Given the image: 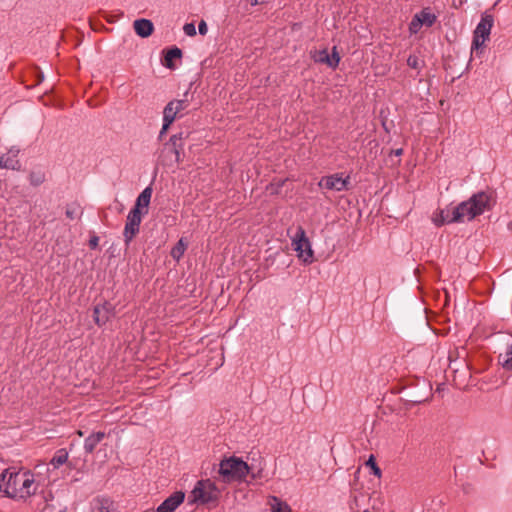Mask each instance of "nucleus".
<instances>
[{
  "mask_svg": "<svg viewBox=\"0 0 512 512\" xmlns=\"http://www.w3.org/2000/svg\"><path fill=\"white\" fill-rule=\"evenodd\" d=\"M98 242H99L98 237H93V238H91V239H90V241H89V245H90V247H91V248H93V249H94V248H96V247H97Z\"/></svg>",
  "mask_w": 512,
  "mask_h": 512,
  "instance_id": "7c9ffc66",
  "label": "nucleus"
},
{
  "mask_svg": "<svg viewBox=\"0 0 512 512\" xmlns=\"http://www.w3.org/2000/svg\"><path fill=\"white\" fill-rule=\"evenodd\" d=\"M183 31L184 33L189 36V37H193L196 35V27L194 25V23H186L184 26H183Z\"/></svg>",
  "mask_w": 512,
  "mask_h": 512,
  "instance_id": "cd10ccee",
  "label": "nucleus"
},
{
  "mask_svg": "<svg viewBox=\"0 0 512 512\" xmlns=\"http://www.w3.org/2000/svg\"><path fill=\"white\" fill-rule=\"evenodd\" d=\"M453 218L454 214L452 213V209L446 208L435 212L433 214L432 221L436 226H442L444 224L456 222V219Z\"/></svg>",
  "mask_w": 512,
  "mask_h": 512,
  "instance_id": "dca6fc26",
  "label": "nucleus"
},
{
  "mask_svg": "<svg viewBox=\"0 0 512 512\" xmlns=\"http://www.w3.org/2000/svg\"><path fill=\"white\" fill-rule=\"evenodd\" d=\"M248 464L238 457H230L219 464V475L224 483L241 482L248 475Z\"/></svg>",
  "mask_w": 512,
  "mask_h": 512,
  "instance_id": "7ed1b4c3",
  "label": "nucleus"
},
{
  "mask_svg": "<svg viewBox=\"0 0 512 512\" xmlns=\"http://www.w3.org/2000/svg\"><path fill=\"white\" fill-rule=\"evenodd\" d=\"M189 107V101L187 99H177L170 101L163 110V116L169 120H174L177 117H181L183 112Z\"/></svg>",
  "mask_w": 512,
  "mask_h": 512,
  "instance_id": "9d476101",
  "label": "nucleus"
},
{
  "mask_svg": "<svg viewBox=\"0 0 512 512\" xmlns=\"http://www.w3.org/2000/svg\"><path fill=\"white\" fill-rule=\"evenodd\" d=\"M45 181V173L41 170L31 171L29 174V182L33 186H39Z\"/></svg>",
  "mask_w": 512,
  "mask_h": 512,
  "instance_id": "393cba45",
  "label": "nucleus"
},
{
  "mask_svg": "<svg viewBox=\"0 0 512 512\" xmlns=\"http://www.w3.org/2000/svg\"><path fill=\"white\" fill-rule=\"evenodd\" d=\"M493 22L494 19L491 15L484 14L481 17L480 22L474 30L472 50H478L484 46L485 42L489 39Z\"/></svg>",
  "mask_w": 512,
  "mask_h": 512,
  "instance_id": "423d86ee",
  "label": "nucleus"
},
{
  "mask_svg": "<svg viewBox=\"0 0 512 512\" xmlns=\"http://www.w3.org/2000/svg\"><path fill=\"white\" fill-rule=\"evenodd\" d=\"M220 496V490L210 479L199 480L195 484L189 496L191 504L203 505L216 502Z\"/></svg>",
  "mask_w": 512,
  "mask_h": 512,
  "instance_id": "20e7f679",
  "label": "nucleus"
},
{
  "mask_svg": "<svg viewBox=\"0 0 512 512\" xmlns=\"http://www.w3.org/2000/svg\"><path fill=\"white\" fill-rule=\"evenodd\" d=\"M67 216L72 218V213H70L69 211H67Z\"/></svg>",
  "mask_w": 512,
  "mask_h": 512,
  "instance_id": "72a5a7b5",
  "label": "nucleus"
},
{
  "mask_svg": "<svg viewBox=\"0 0 512 512\" xmlns=\"http://www.w3.org/2000/svg\"><path fill=\"white\" fill-rule=\"evenodd\" d=\"M184 139V133L175 134L170 138V142L174 147V154L176 162L181 161V149H182V140Z\"/></svg>",
  "mask_w": 512,
  "mask_h": 512,
  "instance_id": "4be33fe9",
  "label": "nucleus"
},
{
  "mask_svg": "<svg viewBox=\"0 0 512 512\" xmlns=\"http://www.w3.org/2000/svg\"><path fill=\"white\" fill-rule=\"evenodd\" d=\"M365 465L371 469L373 475H375L377 478H381L382 472L376 463L374 455L369 456L368 460L365 462Z\"/></svg>",
  "mask_w": 512,
  "mask_h": 512,
  "instance_id": "a878e982",
  "label": "nucleus"
},
{
  "mask_svg": "<svg viewBox=\"0 0 512 512\" xmlns=\"http://www.w3.org/2000/svg\"><path fill=\"white\" fill-rule=\"evenodd\" d=\"M498 361L505 370L512 371V337L505 352L499 354Z\"/></svg>",
  "mask_w": 512,
  "mask_h": 512,
  "instance_id": "6ab92c4d",
  "label": "nucleus"
},
{
  "mask_svg": "<svg viewBox=\"0 0 512 512\" xmlns=\"http://www.w3.org/2000/svg\"><path fill=\"white\" fill-rule=\"evenodd\" d=\"M291 244L297 254L298 259L305 265L314 262V251L311 242L306 236L305 230L299 226L296 229L294 236L291 238Z\"/></svg>",
  "mask_w": 512,
  "mask_h": 512,
  "instance_id": "39448f33",
  "label": "nucleus"
},
{
  "mask_svg": "<svg viewBox=\"0 0 512 512\" xmlns=\"http://www.w3.org/2000/svg\"><path fill=\"white\" fill-rule=\"evenodd\" d=\"M402 152H403V150H402V149H397V150L395 151V155L400 156V155L402 154Z\"/></svg>",
  "mask_w": 512,
  "mask_h": 512,
  "instance_id": "473e14b6",
  "label": "nucleus"
},
{
  "mask_svg": "<svg viewBox=\"0 0 512 512\" xmlns=\"http://www.w3.org/2000/svg\"><path fill=\"white\" fill-rule=\"evenodd\" d=\"M198 31L201 35H206L208 32L207 23L204 20H201L198 25Z\"/></svg>",
  "mask_w": 512,
  "mask_h": 512,
  "instance_id": "c756f323",
  "label": "nucleus"
},
{
  "mask_svg": "<svg viewBox=\"0 0 512 512\" xmlns=\"http://www.w3.org/2000/svg\"><path fill=\"white\" fill-rule=\"evenodd\" d=\"M185 499L183 491H176L166 498L156 509V512H174Z\"/></svg>",
  "mask_w": 512,
  "mask_h": 512,
  "instance_id": "ddd939ff",
  "label": "nucleus"
},
{
  "mask_svg": "<svg viewBox=\"0 0 512 512\" xmlns=\"http://www.w3.org/2000/svg\"><path fill=\"white\" fill-rule=\"evenodd\" d=\"M77 433H78L79 436H83L82 431L79 430Z\"/></svg>",
  "mask_w": 512,
  "mask_h": 512,
  "instance_id": "f704fd0d",
  "label": "nucleus"
},
{
  "mask_svg": "<svg viewBox=\"0 0 512 512\" xmlns=\"http://www.w3.org/2000/svg\"><path fill=\"white\" fill-rule=\"evenodd\" d=\"M349 183L350 177L348 175L344 176L342 173H336L323 177L319 181L318 185L319 187L325 188L327 190L341 192L348 189Z\"/></svg>",
  "mask_w": 512,
  "mask_h": 512,
  "instance_id": "0eeeda50",
  "label": "nucleus"
},
{
  "mask_svg": "<svg viewBox=\"0 0 512 512\" xmlns=\"http://www.w3.org/2000/svg\"><path fill=\"white\" fill-rule=\"evenodd\" d=\"M152 197V188L146 187L137 197L133 209H137L138 213L146 214Z\"/></svg>",
  "mask_w": 512,
  "mask_h": 512,
  "instance_id": "4468645a",
  "label": "nucleus"
},
{
  "mask_svg": "<svg viewBox=\"0 0 512 512\" xmlns=\"http://www.w3.org/2000/svg\"><path fill=\"white\" fill-rule=\"evenodd\" d=\"M187 249V243L184 241L183 238H181L177 244L171 249V257L176 260V261H179L182 256L184 255L185 251Z\"/></svg>",
  "mask_w": 512,
  "mask_h": 512,
  "instance_id": "b1692460",
  "label": "nucleus"
},
{
  "mask_svg": "<svg viewBox=\"0 0 512 512\" xmlns=\"http://www.w3.org/2000/svg\"><path fill=\"white\" fill-rule=\"evenodd\" d=\"M111 312L108 304L97 305L93 311L94 321L98 326L104 325L110 318Z\"/></svg>",
  "mask_w": 512,
  "mask_h": 512,
  "instance_id": "f3484780",
  "label": "nucleus"
},
{
  "mask_svg": "<svg viewBox=\"0 0 512 512\" xmlns=\"http://www.w3.org/2000/svg\"><path fill=\"white\" fill-rule=\"evenodd\" d=\"M142 221V214L138 213L137 209H132L126 219V224L124 227V240L125 243L128 245L132 239L135 237V235L139 232V227Z\"/></svg>",
  "mask_w": 512,
  "mask_h": 512,
  "instance_id": "6e6552de",
  "label": "nucleus"
},
{
  "mask_svg": "<svg viewBox=\"0 0 512 512\" xmlns=\"http://www.w3.org/2000/svg\"><path fill=\"white\" fill-rule=\"evenodd\" d=\"M133 28L135 33L142 38L149 37L154 31L153 23L148 19L135 20L133 23Z\"/></svg>",
  "mask_w": 512,
  "mask_h": 512,
  "instance_id": "2eb2a0df",
  "label": "nucleus"
},
{
  "mask_svg": "<svg viewBox=\"0 0 512 512\" xmlns=\"http://www.w3.org/2000/svg\"><path fill=\"white\" fill-rule=\"evenodd\" d=\"M268 505L271 512H291L290 506L276 496L268 497Z\"/></svg>",
  "mask_w": 512,
  "mask_h": 512,
  "instance_id": "a211bd4d",
  "label": "nucleus"
},
{
  "mask_svg": "<svg viewBox=\"0 0 512 512\" xmlns=\"http://www.w3.org/2000/svg\"><path fill=\"white\" fill-rule=\"evenodd\" d=\"M312 58L316 63L326 64L328 67L333 69H335L340 62V56L336 50V47H333L332 54H329L327 49L315 51L312 55Z\"/></svg>",
  "mask_w": 512,
  "mask_h": 512,
  "instance_id": "9b49d317",
  "label": "nucleus"
},
{
  "mask_svg": "<svg viewBox=\"0 0 512 512\" xmlns=\"http://www.w3.org/2000/svg\"><path fill=\"white\" fill-rule=\"evenodd\" d=\"M182 57V51L178 47L171 48L166 51L163 65L169 69H174L173 61Z\"/></svg>",
  "mask_w": 512,
  "mask_h": 512,
  "instance_id": "412c9836",
  "label": "nucleus"
},
{
  "mask_svg": "<svg viewBox=\"0 0 512 512\" xmlns=\"http://www.w3.org/2000/svg\"><path fill=\"white\" fill-rule=\"evenodd\" d=\"M407 65L412 68L419 70L421 68V61L415 55H410L407 59Z\"/></svg>",
  "mask_w": 512,
  "mask_h": 512,
  "instance_id": "bb28decb",
  "label": "nucleus"
},
{
  "mask_svg": "<svg viewBox=\"0 0 512 512\" xmlns=\"http://www.w3.org/2000/svg\"><path fill=\"white\" fill-rule=\"evenodd\" d=\"M172 123H173L172 120H169L168 118L163 116V125H162L161 131H160V135H159L160 137H162L168 131V129Z\"/></svg>",
  "mask_w": 512,
  "mask_h": 512,
  "instance_id": "c85d7f7f",
  "label": "nucleus"
},
{
  "mask_svg": "<svg viewBox=\"0 0 512 512\" xmlns=\"http://www.w3.org/2000/svg\"><path fill=\"white\" fill-rule=\"evenodd\" d=\"M105 437L104 432H97L89 435L84 442V449L87 453L93 452L95 447L103 440Z\"/></svg>",
  "mask_w": 512,
  "mask_h": 512,
  "instance_id": "aec40b11",
  "label": "nucleus"
},
{
  "mask_svg": "<svg viewBox=\"0 0 512 512\" xmlns=\"http://www.w3.org/2000/svg\"><path fill=\"white\" fill-rule=\"evenodd\" d=\"M264 0H251V5L256 6L258 4H262Z\"/></svg>",
  "mask_w": 512,
  "mask_h": 512,
  "instance_id": "2f4dec72",
  "label": "nucleus"
},
{
  "mask_svg": "<svg viewBox=\"0 0 512 512\" xmlns=\"http://www.w3.org/2000/svg\"><path fill=\"white\" fill-rule=\"evenodd\" d=\"M37 484L29 471L7 468L0 474V493L13 499H26L35 494Z\"/></svg>",
  "mask_w": 512,
  "mask_h": 512,
  "instance_id": "f257e3e1",
  "label": "nucleus"
},
{
  "mask_svg": "<svg viewBox=\"0 0 512 512\" xmlns=\"http://www.w3.org/2000/svg\"><path fill=\"white\" fill-rule=\"evenodd\" d=\"M436 21V15L430 11L429 8L422 9L419 13L415 14L409 24V30L412 34L419 32L423 25L431 27Z\"/></svg>",
  "mask_w": 512,
  "mask_h": 512,
  "instance_id": "1a4fd4ad",
  "label": "nucleus"
},
{
  "mask_svg": "<svg viewBox=\"0 0 512 512\" xmlns=\"http://www.w3.org/2000/svg\"><path fill=\"white\" fill-rule=\"evenodd\" d=\"M68 460V452L65 449H59L50 460V465L57 469Z\"/></svg>",
  "mask_w": 512,
  "mask_h": 512,
  "instance_id": "5701e85b",
  "label": "nucleus"
},
{
  "mask_svg": "<svg viewBox=\"0 0 512 512\" xmlns=\"http://www.w3.org/2000/svg\"><path fill=\"white\" fill-rule=\"evenodd\" d=\"M19 152V148L11 147L7 153L0 154V169L20 170Z\"/></svg>",
  "mask_w": 512,
  "mask_h": 512,
  "instance_id": "f8f14e48",
  "label": "nucleus"
},
{
  "mask_svg": "<svg viewBox=\"0 0 512 512\" xmlns=\"http://www.w3.org/2000/svg\"><path fill=\"white\" fill-rule=\"evenodd\" d=\"M490 201V196L485 192L474 194L467 201L451 208L454 214L453 219H456V222L470 221L488 209L490 207Z\"/></svg>",
  "mask_w": 512,
  "mask_h": 512,
  "instance_id": "f03ea898",
  "label": "nucleus"
}]
</instances>
